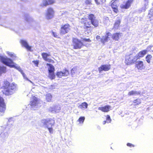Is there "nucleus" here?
Segmentation results:
<instances>
[{
  "mask_svg": "<svg viewBox=\"0 0 153 153\" xmlns=\"http://www.w3.org/2000/svg\"><path fill=\"white\" fill-rule=\"evenodd\" d=\"M111 68V65L110 64H104L102 65L98 68V71L100 73L104 71H109Z\"/></svg>",
  "mask_w": 153,
  "mask_h": 153,
  "instance_id": "11",
  "label": "nucleus"
},
{
  "mask_svg": "<svg viewBox=\"0 0 153 153\" xmlns=\"http://www.w3.org/2000/svg\"><path fill=\"white\" fill-rule=\"evenodd\" d=\"M52 96L50 93H48L45 95V100L47 102H51L52 101Z\"/></svg>",
  "mask_w": 153,
  "mask_h": 153,
  "instance_id": "24",
  "label": "nucleus"
},
{
  "mask_svg": "<svg viewBox=\"0 0 153 153\" xmlns=\"http://www.w3.org/2000/svg\"><path fill=\"white\" fill-rule=\"evenodd\" d=\"M43 124L46 127H52L54 125L55 122L54 118H49L47 119H44L43 120Z\"/></svg>",
  "mask_w": 153,
  "mask_h": 153,
  "instance_id": "8",
  "label": "nucleus"
},
{
  "mask_svg": "<svg viewBox=\"0 0 153 153\" xmlns=\"http://www.w3.org/2000/svg\"><path fill=\"white\" fill-rule=\"evenodd\" d=\"M48 128V131H49V132L51 134H52L53 132V129L52 127L51 126V127H47Z\"/></svg>",
  "mask_w": 153,
  "mask_h": 153,
  "instance_id": "37",
  "label": "nucleus"
},
{
  "mask_svg": "<svg viewBox=\"0 0 153 153\" xmlns=\"http://www.w3.org/2000/svg\"><path fill=\"white\" fill-rule=\"evenodd\" d=\"M122 33H116L113 34L112 36L113 39L115 41H118L120 37L122 36Z\"/></svg>",
  "mask_w": 153,
  "mask_h": 153,
  "instance_id": "21",
  "label": "nucleus"
},
{
  "mask_svg": "<svg viewBox=\"0 0 153 153\" xmlns=\"http://www.w3.org/2000/svg\"><path fill=\"white\" fill-rule=\"evenodd\" d=\"M91 1L88 0H86L85 1V3L87 4H90L91 3Z\"/></svg>",
  "mask_w": 153,
  "mask_h": 153,
  "instance_id": "42",
  "label": "nucleus"
},
{
  "mask_svg": "<svg viewBox=\"0 0 153 153\" xmlns=\"http://www.w3.org/2000/svg\"><path fill=\"white\" fill-rule=\"evenodd\" d=\"M147 52V51L146 50H142L140 51L137 54V59L140 58L144 56Z\"/></svg>",
  "mask_w": 153,
  "mask_h": 153,
  "instance_id": "22",
  "label": "nucleus"
},
{
  "mask_svg": "<svg viewBox=\"0 0 153 153\" xmlns=\"http://www.w3.org/2000/svg\"><path fill=\"white\" fill-rule=\"evenodd\" d=\"M6 109V105L4 99L0 96V112H4Z\"/></svg>",
  "mask_w": 153,
  "mask_h": 153,
  "instance_id": "14",
  "label": "nucleus"
},
{
  "mask_svg": "<svg viewBox=\"0 0 153 153\" xmlns=\"http://www.w3.org/2000/svg\"><path fill=\"white\" fill-rule=\"evenodd\" d=\"M46 65L49 67V68L48 69V77L51 80L54 79L56 77L54 74V67L50 64L47 63Z\"/></svg>",
  "mask_w": 153,
  "mask_h": 153,
  "instance_id": "6",
  "label": "nucleus"
},
{
  "mask_svg": "<svg viewBox=\"0 0 153 153\" xmlns=\"http://www.w3.org/2000/svg\"><path fill=\"white\" fill-rule=\"evenodd\" d=\"M152 47V46H148L147 47V49L148 50H150L151 49V48Z\"/></svg>",
  "mask_w": 153,
  "mask_h": 153,
  "instance_id": "43",
  "label": "nucleus"
},
{
  "mask_svg": "<svg viewBox=\"0 0 153 153\" xmlns=\"http://www.w3.org/2000/svg\"><path fill=\"white\" fill-rule=\"evenodd\" d=\"M41 55L42 58L45 61L52 63H53L55 62L53 59L48 58V57L51 56V54L50 53H47L43 52L42 53Z\"/></svg>",
  "mask_w": 153,
  "mask_h": 153,
  "instance_id": "10",
  "label": "nucleus"
},
{
  "mask_svg": "<svg viewBox=\"0 0 153 153\" xmlns=\"http://www.w3.org/2000/svg\"><path fill=\"white\" fill-rule=\"evenodd\" d=\"M127 146H128L130 147H134L135 146L133 144L131 143H127Z\"/></svg>",
  "mask_w": 153,
  "mask_h": 153,
  "instance_id": "39",
  "label": "nucleus"
},
{
  "mask_svg": "<svg viewBox=\"0 0 153 153\" xmlns=\"http://www.w3.org/2000/svg\"><path fill=\"white\" fill-rule=\"evenodd\" d=\"M78 71L76 67H73L71 70V73L72 75H73L77 73Z\"/></svg>",
  "mask_w": 153,
  "mask_h": 153,
  "instance_id": "33",
  "label": "nucleus"
},
{
  "mask_svg": "<svg viewBox=\"0 0 153 153\" xmlns=\"http://www.w3.org/2000/svg\"><path fill=\"white\" fill-rule=\"evenodd\" d=\"M0 59L1 61L4 64L11 68H16L22 74L23 73V71L20 67H16L14 65L13 62L11 59L6 57L1 56L0 57Z\"/></svg>",
  "mask_w": 153,
  "mask_h": 153,
  "instance_id": "3",
  "label": "nucleus"
},
{
  "mask_svg": "<svg viewBox=\"0 0 153 153\" xmlns=\"http://www.w3.org/2000/svg\"><path fill=\"white\" fill-rule=\"evenodd\" d=\"M88 104L86 102L82 103L78 106V108L81 109H86L87 108Z\"/></svg>",
  "mask_w": 153,
  "mask_h": 153,
  "instance_id": "25",
  "label": "nucleus"
},
{
  "mask_svg": "<svg viewBox=\"0 0 153 153\" xmlns=\"http://www.w3.org/2000/svg\"><path fill=\"white\" fill-rule=\"evenodd\" d=\"M10 56H13V54H11L10 55Z\"/></svg>",
  "mask_w": 153,
  "mask_h": 153,
  "instance_id": "46",
  "label": "nucleus"
},
{
  "mask_svg": "<svg viewBox=\"0 0 153 153\" xmlns=\"http://www.w3.org/2000/svg\"><path fill=\"white\" fill-rule=\"evenodd\" d=\"M38 99L35 97L33 100L30 102V104L31 106H36L37 105Z\"/></svg>",
  "mask_w": 153,
  "mask_h": 153,
  "instance_id": "26",
  "label": "nucleus"
},
{
  "mask_svg": "<svg viewBox=\"0 0 153 153\" xmlns=\"http://www.w3.org/2000/svg\"><path fill=\"white\" fill-rule=\"evenodd\" d=\"M85 117H80L78 120V121L79 122V123L83 124L84 120Z\"/></svg>",
  "mask_w": 153,
  "mask_h": 153,
  "instance_id": "35",
  "label": "nucleus"
},
{
  "mask_svg": "<svg viewBox=\"0 0 153 153\" xmlns=\"http://www.w3.org/2000/svg\"><path fill=\"white\" fill-rule=\"evenodd\" d=\"M97 5L103 4L105 2L106 0H94Z\"/></svg>",
  "mask_w": 153,
  "mask_h": 153,
  "instance_id": "31",
  "label": "nucleus"
},
{
  "mask_svg": "<svg viewBox=\"0 0 153 153\" xmlns=\"http://www.w3.org/2000/svg\"><path fill=\"white\" fill-rule=\"evenodd\" d=\"M52 34L53 36L55 37H57L58 36L56 32L52 31Z\"/></svg>",
  "mask_w": 153,
  "mask_h": 153,
  "instance_id": "40",
  "label": "nucleus"
},
{
  "mask_svg": "<svg viewBox=\"0 0 153 153\" xmlns=\"http://www.w3.org/2000/svg\"><path fill=\"white\" fill-rule=\"evenodd\" d=\"M54 11L53 8L51 7H48L47 10L46 14V17L48 19L52 18L54 16Z\"/></svg>",
  "mask_w": 153,
  "mask_h": 153,
  "instance_id": "9",
  "label": "nucleus"
},
{
  "mask_svg": "<svg viewBox=\"0 0 153 153\" xmlns=\"http://www.w3.org/2000/svg\"><path fill=\"white\" fill-rule=\"evenodd\" d=\"M148 17L150 21H153V10H149L148 14Z\"/></svg>",
  "mask_w": 153,
  "mask_h": 153,
  "instance_id": "28",
  "label": "nucleus"
},
{
  "mask_svg": "<svg viewBox=\"0 0 153 153\" xmlns=\"http://www.w3.org/2000/svg\"><path fill=\"white\" fill-rule=\"evenodd\" d=\"M136 56H134L131 54L126 56L125 60V63L127 65H130L135 63L137 60L135 59Z\"/></svg>",
  "mask_w": 153,
  "mask_h": 153,
  "instance_id": "5",
  "label": "nucleus"
},
{
  "mask_svg": "<svg viewBox=\"0 0 153 153\" xmlns=\"http://www.w3.org/2000/svg\"><path fill=\"white\" fill-rule=\"evenodd\" d=\"M60 108L58 106H55L53 107H50L49 108V110L51 112H57L58 111L60 110Z\"/></svg>",
  "mask_w": 153,
  "mask_h": 153,
  "instance_id": "23",
  "label": "nucleus"
},
{
  "mask_svg": "<svg viewBox=\"0 0 153 153\" xmlns=\"http://www.w3.org/2000/svg\"><path fill=\"white\" fill-rule=\"evenodd\" d=\"M120 22L121 21L120 19L116 20L114 24V28H118L120 26Z\"/></svg>",
  "mask_w": 153,
  "mask_h": 153,
  "instance_id": "29",
  "label": "nucleus"
},
{
  "mask_svg": "<svg viewBox=\"0 0 153 153\" xmlns=\"http://www.w3.org/2000/svg\"><path fill=\"white\" fill-rule=\"evenodd\" d=\"M6 71V69L5 67L0 66V75L2 74L5 73Z\"/></svg>",
  "mask_w": 153,
  "mask_h": 153,
  "instance_id": "32",
  "label": "nucleus"
},
{
  "mask_svg": "<svg viewBox=\"0 0 153 153\" xmlns=\"http://www.w3.org/2000/svg\"><path fill=\"white\" fill-rule=\"evenodd\" d=\"M140 93V92H138L134 91H131L128 92V95L131 96L133 95L139 94Z\"/></svg>",
  "mask_w": 153,
  "mask_h": 153,
  "instance_id": "30",
  "label": "nucleus"
},
{
  "mask_svg": "<svg viewBox=\"0 0 153 153\" xmlns=\"http://www.w3.org/2000/svg\"><path fill=\"white\" fill-rule=\"evenodd\" d=\"M80 27L84 30L85 34L91 33L92 31V24L95 27L99 26V21L94 14L91 13L88 15V18H82L80 22Z\"/></svg>",
  "mask_w": 153,
  "mask_h": 153,
  "instance_id": "1",
  "label": "nucleus"
},
{
  "mask_svg": "<svg viewBox=\"0 0 153 153\" xmlns=\"http://www.w3.org/2000/svg\"><path fill=\"white\" fill-rule=\"evenodd\" d=\"M133 0H128L124 4L120 6V7L122 9H128L131 6V4L133 2Z\"/></svg>",
  "mask_w": 153,
  "mask_h": 153,
  "instance_id": "13",
  "label": "nucleus"
},
{
  "mask_svg": "<svg viewBox=\"0 0 153 153\" xmlns=\"http://www.w3.org/2000/svg\"><path fill=\"white\" fill-rule=\"evenodd\" d=\"M106 120L107 121V123H110L111 121V120L110 117L108 115H107L106 116Z\"/></svg>",
  "mask_w": 153,
  "mask_h": 153,
  "instance_id": "36",
  "label": "nucleus"
},
{
  "mask_svg": "<svg viewBox=\"0 0 153 153\" xmlns=\"http://www.w3.org/2000/svg\"><path fill=\"white\" fill-rule=\"evenodd\" d=\"M111 106L109 105H106L104 106L100 107L98 108V109L104 112H108L110 110Z\"/></svg>",
  "mask_w": 153,
  "mask_h": 153,
  "instance_id": "19",
  "label": "nucleus"
},
{
  "mask_svg": "<svg viewBox=\"0 0 153 153\" xmlns=\"http://www.w3.org/2000/svg\"><path fill=\"white\" fill-rule=\"evenodd\" d=\"M135 67L138 70H142L144 69L145 67L142 61H139L136 63Z\"/></svg>",
  "mask_w": 153,
  "mask_h": 153,
  "instance_id": "17",
  "label": "nucleus"
},
{
  "mask_svg": "<svg viewBox=\"0 0 153 153\" xmlns=\"http://www.w3.org/2000/svg\"><path fill=\"white\" fill-rule=\"evenodd\" d=\"M70 29V26L67 23L61 26L60 31L61 35H64L68 33Z\"/></svg>",
  "mask_w": 153,
  "mask_h": 153,
  "instance_id": "7",
  "label": "nucleus"
},
{
  "mask_svg": "<svg viewBox=\"0 0 153 153\" xmlns=\"http://www.w3.org/2000/svg\"><path fill=\"white\" fill-rule=\"evenodd\" d=\"M69 74L68 70L65 69L63 72L60 71L57 72L56 74V75L59 78H61L63 76H67Z\"/></svg>",
  "mask_w": 153,
  "mask_h": 153,
  "instance_id": "15",
  "label": "nucleus"
},
{
  "mask_svg": "<svg viewBox=\"0 0 153 153\" xmlns=\"http://www.w3.org/2000/svg\"><path fill=\"white\" fill-rule=\"evenodd\" d=\"M55 2V0H43L41 6L42 7H46L53 4Z\"/></svg>",
  "mask_w": 153,
  "mask_h": 153,
  "instance_id": "16",
  "label": "nucleus"
},
{
  "mask_svg": "<svg viewBox=\"0 0 153 153\" xmlns=\"http://www.w3.org/2000/svg\"><path fill=\"white\" fill-rule=\"evenodd\" d=\"M106 123H107L106 120H105L103 122V124L104 125Z\"/></svg>",
  "mask_w": 153,
  "mask_h": 153,
  "instance_id": "45",
  "label": "nucleus"
},
{
  "mask_svg": "<svg viewBox=\"0 0 153 153\" xmlns=\"http://www.w3.org/2000/svg\"><path fill=\"white\" fill-rule=\"evenodd\" d=\"M111 6L113 10L114 13H117L119 12L118 4L116 1H114L112 3Z\"/></svg>",
  "mask_w": 153,
  "mask_h": 153,
  "instance_id": "18",
  "label": "nucleus"
},
{
  "mask_svg": "<svg viewBox=\"0 0 153 153\" xmlns=\"http://www.w3.org/2000/svg\"><path fill=\"white\" fill-rule=\"evenodd\" d=\"M152 56L150 54H148L146 56V60L147 62L149 63L150 62L151 60L152 59Z\"/></svg>",
  "mask_w": 153,
  "mask_h": 153,
  "instance_id": "34",
  "label": "nucleus"
},
{
  "mask_svg": "<svg viewBox=\"0 0 153 153\" xmlns=\"http://www.w3.org/2000/svg\"><path fill=\"white\" fill-rule=\"evenodd\" d=\"M34 64L37 66H38L39 63V61L38 60L34 61H33Z\"/></svg>",
  "mask_w": 153,
  "mask_h": 153,
  "instance_id": "41",
  "label": "nucleus"
},
{
  "mask_svg": "<svg viewBox=\"0 0 153 153\" xmlns=\"http://www.w3.org/2000/svg\"><path fill=\"white\" fill-rule=\"evenodd\" d=\"M72 42L74 49H80L84 46L83 43L80 40L76 38H72Z\"/></svg>",
  "mask_w": 153,
  "mask_h": 153,
  "instance_id": "4",
  "label": "nucleus"
},
{
  "mask_svg": "<svg viewBox=\"0 0 153 153\" xmlns=\"http://www.w3.org/2000/svg\"><path fill=\"white\" fill-rule=\"evenodd\" d=\"M82 41L88 42H91V40L89 38L87 39L85 38H83L82 39Z\"/></svg>",
  "mask_w": 153,
  "mask_h": 153,
  "instance_id": "38",
  "label": "nucleus"
},
{
  "mask_svg": "<svg viewBox=\"0 0 153 153\" xmlns=\"http://www.w3.org/2000/svg\"><path fill=\"white\" fill-rule=\"evenodd\" d=\"M20 42L22 46L25 47L27 51H33L32 49V47L29 45L27 42L25 40H21L20 41Z\"/></svg>",
  "mask_w": 153,
  "mask_h": 153,
  "instance_id": "12",
  "label": "nucleus"
},
{
  "mask_svg": "<svg viewBox=\"0 0 153 153\" xmlns=\"http://www.w3.org/2000/svg\"><path fill=\"white\" fill-rule=\"evenodd\" d=\"M97 39L98 40L100 39V36H97L96 37Z\"/></svg>",
  "mask_w": 153,
  "mask_h": 153,
  "instance_id": "44",
  "label": "nucleus"
},
{
  "mask_svg": "<svg viewBox=\"0 0 153 153\" xmlns=\"http://www.w3.org/2000/svg\"><path fill=\"white\" fill-rule=\"evenodd\" d=\"M111 33L110 32H107L106 33V36H103L102 38L100 39V41L101 42L104 44L105 43L108 41L109 38V36L111 35Z\"/></svg>",
  "mask_w": 153,
  "mask_h": 153,
  "instance_id": "20",
  "label": "nucleus"
},
{
  "mask_svg": "<svg viewBox=\"0 0 153 153\" xmlns=\"http://www.w3.org/2000/svg\"><path fill=\"white\" fill-rule=\"evenodd\" d=\"M133 102L134 104L133 105L136 106L140 104L141 103V101L140 99L138 98L134 100Z\"/></svg>",
  "mask_w": 153,
  "mask_h": 153,
  "instance_id": "27",
  "label": "nucleus"
},
{
  "mask_svg": "<svg viewBox=\"0 0 153 153\" xmlns=\"http://www.w3.org/2000/svg\"><path fill=\"white\" fill-rule=\"evenodd\" d=\"M15 87L16 86L14 84H11L7 80L4 81L1 87L2 89V92L6 95H9L11 94L12 90L14 89Z\"/></svg>",
  "mask_w": 153,
  "mask_h": 153,
  "instance_id": "2",
  "label": "nucleus"
}]
</instances>
